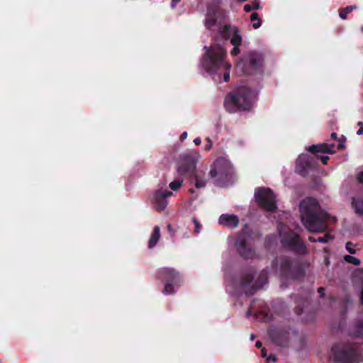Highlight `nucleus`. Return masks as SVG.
Returning <instances> with one entry per match:
<instances>
[{
	"label": "nucleus",
	"instance_id": "obj_1",
	"mask_svg": "<svg viewBox=\"0 0 363 363\" xmlns=\"http://www.w3.org/2000/svg\"><path fill=\"white\" fill-rule=\"evenodd\" d=\"M206 54L201 60L203 68L217 84L227 82L230 79L231 65L225 60L226 50L218 44L211 48L204 47Z\"/></svg>",
	"mask_w": 363,
	"mask_h": 363
},
{
	"label": "nucleus",
	"instance_id": "obj_2",
	"mask_svg": "<svg viewBox=\"0 0 363 363\" xmlns=\"http://www.w3.org/2000/svg\"><path fill=\"white\" fill-rule=\"evenodd\" d=\"M301 220L303 225L311 232L320 233L326 230L325 221L329 214L320 210L318 201L307 198L300 203Z\"/></svg>",
	"mask_w": 363,
	"mask_h": 363
},
{
	"label": "nucleus",
	"instance_id": "obj_3",
	"mask_svg": "<svg viewBox=\"0 0 363 363\" xmlns=\"http://www.w3.org/2000/svg\"><path fill=\"white\" fill-rule=\"evenodd\" d=\"M257 92L247 86L232 91L225 98L224 105L230 112L250 109L257 100Z\"/></svg>",
	"mask_w": 363,
	"mask_h": 363
},
{
	"label": "nucleus",
	"instance_id": "obj_4",
	"mask_svg": "<svg viewBox=\"0 0 363 363\" xmlns=\"http://www.w3.org/2000/svg\"><path fill=\"white\" fill-rule=\"evenodd\" d=\"M205 26L206 28L213 30L218 27V33L222 39L230 40L231 44H241L242 36L239 28L235 25L222 23L221 18L215 14L208 13Z\"/></svg>",
	"mask_w": 363,
	"mask_h": 363
},
{
	"label": "nucleus",
	"instance_id": "obj_5",
	"mask_svg": "<svg viewBox=\"0 0 363 363\" xmlns=\"http://www.w3.org/2000/svg\"><path fill=\"white\" fill-rule=\"evenodd\" d=\"M332 354L337 363H354L359 359V351L354 346H338L333 348Z\"/></svg>",
	"mask_w": 363,
	"mask_h": 363
},
{
	"label": "nucleus",
	"instance_id": "obj_6",
	"mask_svg": "<svg viewBox=\"0 0 363 363\" xmlns=\"http://www.w3.org/2000/svg\"><path fill=\"white\" fill-rule=\"evenodd\" d=\"M256 202L267 211H274L277 208L275 196L267 188H258L255 192Z\"/></svg>",
	"mask_w": 363,
	"mask_h": 363
},
{
	"label": "nucleus",
	"instance_id": "obj_7",
	"mask_svg": "<svg viewBox=\"0 0 363 363\" xmlns=\"http://www.w3.org/2000/svg\"><path fill=\"white\" fill-rule=\"evenodd\" d=\"M233 172V167L229 160L225 157H220L211 167L210 174L212 178L222 179L231 174Z\"/></svg>",
	"mask_w": 363,
	"mask_h": 363
},
{
	"label": "nucleus",
	"instance_id": "obj_8",
	"mask_svg": "<svg viewBox=\"0 0 363 363\" xmlns=\"http://www.w3.org/2000/svg\"><path fill=\"white\" fill-rule=\"evenodd\" d=\"M201 158V155L196 150H190L183 155L178 172L181 174L193 173L196 169V163Z\"/></svg>",
	"mask_w": 363,
	"mask_h": 363
},
{
	"label": "nucleus",
	"instance_id": "obj_9",
	"mask_svg": "<svg viewBox=\"0 0 363 363\" xmlns=\"http://www.w3.org/2000/svg\"><path fill=\"white\" fill-rule=\"evenodd\" d=\"M165 185V183L160 184L157 189L152 194L151 197L152 203L159 211L165 209L168 204L167 198L173 195L172 191L164 189Z\"/></svg>",
	"mask_w": 363,
	"mask_h": 363
},
{
	"label": "nucleus",
	"instance_id": "obj_10",
	"mask_svg": "<svg viewBox=\"0 0 363 363\" xmlns=\"http://www.w3.org/2000/svg\"><path fill=\"white\" fill-rule=\"evenodd\" d=\"M164 279L167 280L164 289V294L169 295L172 294L174 291V288L178 286L179 284L180 276L174 269L164 268L161 270Z\"/></svg>",
	"mask_w": 363,
	"mask_h": 363
},
{
	"label": "nucleus",
	"instance_id": "obj_11",
	"mask_svg": "<svg viewBox=\"0 0 363 363\" xmlns=\"http://www.w3.org/2000/svg\"><path fill=\"white\" fill-rule=\"evenodd\" d=\"M280 235L282 236L281 242L282 244L291 248L293 250L303 252L304 251V247L302 245L298 236L296 234H292L290 238H285L282 234L281 230L280 229Z\"/></svg>",
	"mask_w": 363,
	"mask_h": 363
},
{
	"label": "nucleus",
	"instance_id": "obj_12",
	"mask_svg": "<svg viewBox=\"0 0 363 363\" xmlns=\"http://www.w3.org/2000/svg\"><path fill=\"white\" fill-rule=\"evenodd\" d=\"M247 240L245 235H240L235 242V245L239 252L245 258H252L253 257V252L251 249L247 248Z\"/></svg>",
	"mask_w": 363,
	"mask_h": 363
},
{
	"label": "nucleus",
	"instance_id": "obj_13",
	"mask_svg": "<svg viewBox=\"0 0 363 363\" xmlns=\"http://www.w3.org/2000/svg\"><path fill=\"white\" fill-rule=\"evenodd\" d=\"M218 222L220 225L234 228L238 226L239 219L238 216L233 214H222L218 219Z\"/></svg>",
	"mask_w": 363,
	"mask_h": 363
},
{
	"label": "nucleus",
	"instance_id": "obj_14",
	"mask_svg": "<svg viewBox=\"0 0 363 363\" xmlns=\"http://www.w3.org/2000/svg\"><path fill=\"white\" fill-rule=\"evenodd\" d=\"M310 164L311 160L309 156L306 154L301 155L296 160V171L299 174H303L309 167Z\"/></svg>",
	"mask_w": 363,
	"mask_h": 363
},
{
	"label": "nucleus",
	"instance_id": "obj_15",
	"mask_svg": "<svg viewBox=\"0 0 363 363\" xmlns=\"http://www.w3.org/2000/svg\"><path fill=\"white\" fill-rule=\"evenodd\" d=\"M334 145L326 143L313 145L308 147V150L311 152H318L323 153H333Z\"/></svg>",
	"mask_w": 363,
	"mask_h": 363
},
{
	"label": "nucleus",
	"instance_id": "obj_16",
	"mask_svg": "<svg viewBox=\"0 0 363 363\" xmlns=\"http://www.w3.org/2000/svg\"><path fill=\"white\" fill-rule=\"evenodd\" d=\"M248 58L250 65L252 67L257 69L262 65L263 57L261 54L255 52H251L248 55Z\"/></svg>",
	"mask_w": 363,
	"mask_h": 363
},
{
	"label": "nucleus",
	"instance_id": "obj_17",
	"mask_svg": "<svg viewBox=\"0 0 363 363\" xmlns=\"http://www.w3.org/2000/svg\"><path fill=\"white\" fill-rule=\"evenodd\" d=\"M207 177L202 171H198L195 174V186L196 189H203L207 184Z\"/></svg>",
	"mask_w": 363,
	"mask_h": 363
},
{
	"label": "nucleus",
	"instance_id": "obj_18",
	"mask_svg": "<svg viewBox=\"0 0 363 363\" xmlns=\"http://www.w3.org/2000/svg\"><path fill=\"white\" fill-rule=\"evenodd\" d=\"M160 238V229L158 226H155L153 228L152 233L149 240L148 247L150 248L154 247L157 245Z\"/></svg>",
	"mask_w": 363,
	"mask_h": 363
},
{
	"label": "nucleus",
	"instance_id": "obj_19",
	"mask_svg": "<svg viewBox=\"0 0 363 363\" xmlns=\"http://www.w3.org/2000/svg\"><path fill=\"white\" fill-rule=\"evenodd\" d=\"M352 205L354 208L355 212L359 215H363V201L360 199H354L352 201Z\"/></svg>",
	"mask_w": 363,
	"mask_h": 363
},
{
	"label": "nucleus",
	"instance_id": "obj_20",
	"mask_svg": "<svg viewBox=\"0 0 363 363\" xmlns=\"http://www.w3.org/2000/svg\"><path fill=\"white\" fill-rule=\"evenodd\" d=\"M183 184V180L180 179H175L171 182L169 184L170 189L173 191H178Z\"/></svg>",
	"mask_w": 363,
	"mask_h": 363
},
{
	"label": "nucleus",
	"instance_id": "obj_21",
	"mask_svg": "<svg viewBox=\"0 0 363 363\" xmlns=\"http://www.w3.org/2000/svg\"><path fill=\"white\" fill-rule=\"evenodd\" d=\"M260 8V4L258 0H254L250 4H246L244 6V10L245 12H250L252 9H259Z\"/></svg>",
	"mask_w": 363,
	"mask_h": 363
},
{
	"label": "nucleus",
	"instance_id": "obj_22",
	"mask_svg": "<svg viewBox=\"0 0 363 363\" xmlns=\"http://www.w3.org/2000/svg\"><path fill=\"white\" fill-rule=\"evenodd\" d=\"M357 9L356 6H347L342 10H340L339 16L342 19H345L347 17V15L352 12L353 10Z\"/></svg>",
	"mask_w": 363,
	"mask_h": 363
},
{
	"label": "nucleus",
	"instance_id": "obj_23",
	"mask_svg": "<svg viewBox=\"0 0 363 363\" xmlns=\"http://www.w3.org/2000/svg\"><path fill=\"white\" fill-rule=\"evenodd\" d=\"M250 19L252 21H255V23H253L252 27L255 29L259 28L261 26L262 21L259 18L257 13H253L251 15Z\"/></svg>",
	"mask_w": 363,
	"mask_h": 363
},
{
	"label": "nucleus",
	"instance_id": "obj_24",
	"mask_svg": "<svg viewBox=\"0 0 363 363\" xmlns=\"http://www.w3.org/2000/svg\"><path fill=\"white\" fill-rule=\"evenodd\" d=\"M344 259L347 263H350V264H354V265H359L360 264L359 259H358V258H357L355 257H353L352 255H345L344 256Z\"/></svg>",
	"mask_w": 363,
	"mask_h": 363
},
{
	"label": "nucleus",
	"instance_id": "obj_25",
	"mask_svg": "<svg viewBox=\"0 0 363 363\" xmlns=\"http://www.w3.org/2000/svg\"><path fill=\"white\" fill-rule=\"evenodd\" d=\"M332 239H333V237L331 235H325L324 237L318 238L316 241L319 242L326 243Z\"/></svg>",
	"mask_w": 363,
	"mask_h": 363
},
{
	"label": "nucleus",
	"instance_id": "obj_26",
	"mask_svg": "<svg viewBox=\"0 0 363 363\" xmlns=\"http://www.w3.org/2000/svg\"><path fill=\"white\" fill-rule=\"evenodd\" d=\"M346 250L351 254H355L357 251L355 247L350 242L346 244Z\"/></svg>",
	"mask_w": 363,
	"mask_h": 363
},
{
	"label": "nucleus",
	"instance_id": "obj_27",
	"mask_svg": "<svg viewBox=\"0 0 363 363\" xmlns=\"http://www.w3.org/2000/svg\"><path fill=\"white\" fill-rule=\"evenodd\" d=\"M234 45V48L233 49L231 50V54L233 55H237L240 53V49H239V45L240 44H233Z\"/></svg>",
	"mask_w": 363,
	"mask_h": 363
},
{
	"label": "nucleus",
	"instance_id": "obj_28",
	"mask_svg": "<svg viewBox=\"0 0 363 363\" xmlns=\"http://www.w3.org/2000/svg\"><path fill=\"white\" fill-rule=\"evenodd\" d=\"M193 223L195 225V231L196 233H199L201 230V225L199 224V221L196 218H193Z\"/></svg>",
	"mask_w": 363,
	"mask_h": 363
},
{
	"label": "nucleus",
	"instance_id": "obj_29",
	"mask_svg": "<svg viewBox=\"0 0 363 363\" xmlns=\"http://www.w3.org/2000/svg\"><path fill=\"white\" fill-rule=\"evenodd\" d=\"M357 125L360 127H359V129L357 131V135L363 134V123H362V122H358Z\"/></svg>",
	"mask_w": 363,
	"mask_h": 363
},
{
	"label": "nucleus",
	"instance_id": "obj_30",
	"mask_svg": "<svg viewBox=\"0 0 363 363\" xmlns=\"http://www.w3.org/2000/svg\"><path fill=\"white\" fill-rule=\"evenodd\" d=\"M207 141H208V144H207V145H206V146H205V149H206V150H211V149L212 148V147H213V143H212V141H211L209 138H207Z\"/></svg>",
	"mask_w": 363,
	"mask_h": 363
},
{
	"label": "nucleus",
	"instance_id": "obj_31",
	"mask_svg": "<svg viewBox=\"0 0 363 363\" xmlns=\"http://www.w3.org/2000/svg\"><path fill=\"white\" fill-rule=\"evenodd\" d=\"M181 0H172L171 2V7L172 9H174L176 6L180 3Z\"/></svg>",
	"mask_w": 363,
	"mask_h": 363
},
{
	"label": "nucleus",
	"instance_id": "obj_32",
	"mask_svg": "<svg viewBox=\"0 0 363 363\" xmlns=\"http://www.w3.org/2000/svg\"><path fill=\"white\" fill-rule=\"evenodd\" d=\"M194 143L196 145H199L201 143V140L199 138H196L194 140Z\"/></svg>",
	"mask_w": 363,
	"mask_h": 363
},
{
	"label": "nucleus",
	"instance_id": "obj_33",
	"mask_svg": "<svg viewBox=\"0 0 363 363\" xmlns=\"http://www.w3.org/2000/svg\"><path fill=\"white\" fill-rule=\"evenodd\" d=\"M267 360H270V361L276 362V361H277V359H276V357H275L274 355H269V356L267 357Z\"/></svg>",
	"mask_w": 363,
	"mask_h": 363
},
{
	"label": "nucleus",
	"instance_id": "obj_34",
	"mask_svg": "<svg viewBox=\"0 0 363 363\" xmlns=\"http://www.w3.org/2000/svg\"><path fill=\"white\" fill-rule=\"evenodd\" d=\"M328 159H329V157L328 156L322 157H321V160H322L323 164H326L328 160Z\"/></svg>",
	"mask_w": 363,
	"mask_h": 363
},
{
	"label": "nucleus",
	"instance_id": "obj_35",
	"mask_svg": "<svg viewBox=\"0 0 363 363\" xmlns=\"http://www.w3.org/2000/svg\"><path fill=\"white\" fill-rule=\"evenodd\" d=\"M358 181L361 183H363V172L359 174L358 177Z\"/></svg>",
	"mask_w": 363,
	"mask_h": 363
},
{
	"label": "nucleus",
	"instance_id": "obj_36",
	"mask_svg": "<svg viewBox=\"0 0 363 363\" xmlns=\"http://www.w3.org/2000/svg\"><path fill=\"white\" fill-rule=\"evenodd\" d=\"M187 138V133L186 132H184L182 133V135H181V139L182 140H185L186 138Z\"/></svg>",
	"mask_w": 363,
	"mask_h": 363
},
{
	"label": "nucleus",
	"instance_id": "obj_37",
	"mask_svg": "<svg viewBox=\"0 0 363 363\" xmlns=\"http://www.w3.org/2000/svg\"><path fill=\"white\" fill-rule=\"evenodd\" d=\"M262 357H266L267 356V351H266V350L264 348H263L262 350Z\"/></svg>",
	"mask_w": 363,
	"mask_h": 363
},
{
	"label": "nucleus",
	"instance_id": "obj_38",
	"mask_svg": "<svg viewBox=\"0 0 363 363\" xmlns=\"http://www.w3.org/2000/svg\"><path fill=\"white\" fill-rule=\"evenodd\" d=\"M344 147H345V144H344L343 143H339V145H338V146H337V147H338L339 149H342V148H344Z\"/></svg>",
	"mask_w": 363,
	"mask_h": 363
},
{
	"label": "nucleus",
	"instance_id": "obj_39",
	"mask_svg": "<svg viewBox=\"0 0 363 363\" xmlns=\"http://www.w3.org/2000/svg\"><path fill=\"white\" fill-rule=\"evenodd\" d=\"M256 345V347H262V342H259V341H257V342H256V345Z\"/></svg>",
	"mask_w": 363,
	"mask_h": 363
},
{
	"label": "nucleus",
	"instance_id": "obj_40",
	"mask_svg": "<svg viewBox=\"0 0 363 363\" xmlns=\"http://www.w3.org/2000/svg\"><path fill=\"white\" fill-rule=\"evenodd\" d=\"M337 137V134L335 133H333L331 134V138H333V139H336Z\"/></svg>",
	"mask_w": 363,
	"mask_h": 363
},
{
	"label": "nucleus",
	"instance_id": "obj_41",
	"mask_svg": "<svg viewBox=\"0 0 363 363\" xmlns=\"http://www.w3.org/2000/svg\"><path fill=\"white\" fill-rule=\"evenodd\" d=\"M361 301H362V303H363V288H362V290L361 292Z\"/></svg>",
	"mask_w": 363,
	"mask_h": 363
},
{
	"label": "nucleus",
	"instance_id": "obj_42",
	"mask_svg": "<svg viewBox=\"0 0 363 363\" xmlns=\"http://www.w3.org/2000/svg\"><path fill=\"white\" fill-rule=\"evenodd\" d=\"M308 240L311 242H315L314 240H317V239H313L312 237H309Z\"/></svg>",
	"mask_w": 363,
	"mask_h": 363
},
{
	"label": "nucleus",
	"instance_id": "obj_43",
	"mask_svg": "<svg viewBox=\"0 0 363 363\" xmlns=\"http://www.w3.org/2000/svg\"><path fill=\"white\" fill-rule=\"evenodd\" d=\"M323 288H319V289H318V291L319 293H322V292H323Z\"/></svg>",
	"mask_w": 363,
	"mask_h": 363
},
{
	"label": "nucleus",
	"instance_id": "obj_44",
	"mask_svg": "<svg viewBox=\"0 0 363 363\" xmlns=\"http://www.w3.org/2000/svg\"><path fill=\"white\" fill-rule=\"evenodd\" d=\"M190 192H191V193H193V192H194V190H193V189H190Z\"/></svg>",
	"mask_w": 363,
	"mask_h": 363
},
{
	"label": "nucleus",
	"instance_id": "obj_45",
	"mask_svg": "<svg viewBox=\"0 0 363 363\" xmlns=\"http://www.w3.org/2000/svg\"><path fill=\"white\" fill-rule=\"evenodd\" d=\"M253 337H254V335H251V339L252 340V339H253Z\"/></svg>",
	"mask_w": 363,
	"mask_h": 363
},
{
	"label": "nucleus",
	"instance_id": "obj_46",
	"mask_svg": "<svg viewBox=\"0 0 363 363\" xmlns=\"http://www.w3.org/2000/svg\"><path fill=\"white\" fill-rule=\"evenodd\" d=\"M168 228H169V229H171V228H172V226L169 225L168 226Z\"/></svg>",
	"mask_w": 363,
	"mask_h": 363
}]
</instances>
